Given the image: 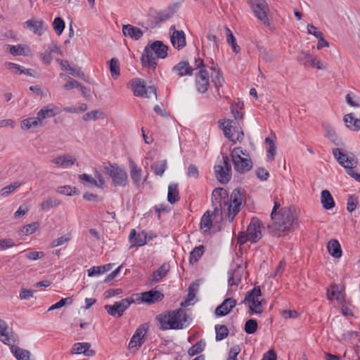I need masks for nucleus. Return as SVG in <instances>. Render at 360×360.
Instances as JSON below:
<instances>
[{
    "label": "nucleus",
    "mask_w": 360,
    "mask_h": 360,
    "mask_svg": "<svg viewBox=\"0 0 360 360\" xmlns=\"http://www.w3.org/2000/svg\"><path fill=\"white\" fill-rule=\"evenodd\" d=\"M173 13L167 11H157L154 9H150L148 11V25L151 28L158 26L172 18Z\"/></svg>",
    "instance_id": "nucleus-6"
},
{
    "label": "nucleus",
    "mask_w": 360,
    "mask_h": 360,
    "mask_svg": "<svg viewBox=\"0 0 360 360\" xmlns=\"http://www.w3.org/2000/svg\"><path fill=\"white\" fill-rule=\"evenodd\" d=\"M243 269L238 265L232 272H229L228 283L230 286H238L241 281Z\"/></svg>",
    "instance_id": "nucleus-25"
},
{
    "label": "nucleus",
    "mask_w": 360,
    "mask_h": 360,
    "mask_svg": "<svg viewBox=\"0 0 360 360\" xmlns=\"http://www.w3.org/2000/svg\"><path fill=\"white\" fill-rule=\"evenodd\" d=\"M231 160L233 164L234 169L240 174H245L252 168L251 159L236 157V158H231Z\"/></svg>",
    "instance_id": "nucleus-11"
},
{
    "label": "nucleus",
    "mask_w": 360,
    "mask_h": 360,
    "mask_svg": "<svg viewBox=\"0 0 360 360\" xmlns=\"http://www.w3.org/2000/svg\"><path fill=\"white\" fill-rule=\"evenodd\" d=\"M260 229V221L257 218L253 217L248 226L246 232L251 243H256L262 238Z\"/></svg>",
    "instance_id": "nucleus-10"
},
{
    "label": "nucleus",
    "mask_w": 360,
    "mask_h": 360,
    "mask_svg": "<svg viewBox=\"0 0 360 360\" xmlns=\"http://www.w3.org/2000/svg\"><path fill=\"white\" fill-rule=\"evenodd\" d=\"M226 31V37L227 43L231 46L233 51L236 53H238L240 51V46L236 43V39L233 36L231 30L228 27H225Z\"/></svg>",
    "instance_id": "nucleus-37"
},
{
    "label": "nucleus",
    "mask_w": 360,
    "mask_h": 360,
    "mask_svg": "<svg viewBox=\"0 0 360 360\" xmlns=\"http://www.w3.org/2000/svg\"><path fill=\"white\" fill-rule=\"evenodd\" d=\"M76 160V158H73L70 154H65L51 160V162L59 167H68L73 165Z\"/></svg>",
    "instance_id": "nucleus-24"
},
{
    "label": "nucleus",
    "mask_w": 360,
    "mask_h": 360,
    "mask_svg": "<svg viewBox=\"0 0 360 360\" xmlns=\"http://www.w3.org/2000/svg\"><path fill=\"white\" fill-rule=\"evenodd\" d=\"M236 300L233 298H226L216 309L215 314L217 316L227 315L236 305Z\"/></svg>",
    "instance_id": "nucleus-14"
},
{
    "label": "nucleus",
    "mask_w": 360,
    "mask_h": 360,
    "mask_svg": "<svg viewBox=\"0 0 360 360\" xmlns=\"http://www.w3.org/2000/svg\"><path fill=\"white\" fill-rule=\"evenodd\" d=\"M312 55L307 53H300L297 56V61L304 66H308L309 60H311Z\"/></svg>",
    "instance_id": "nucleus-64"
},
{
    "label": "nucleus",
    "mask_w": 360,
    "mask_h": 360,
    "mask_svg": "<svg viewBox=\"0 0 360 360\" xmlns=\"http://www.w3.org/2000/svg\"><path fill=\"white\" fill-rule=\"evenodd\" d=\"M20 185H21V184L19 182H14L7 186L4 187L0 191L1 196H3V197L8 196L12 192H13L17 188H18Z\"/></svg>",
    "instance_id": "nucleus-57"
},
{
    "label": "nucleus",
    "mask_w": 360,
    "mask_h": 360,
    "mask_svg": "<svg viewBox=\"0 0 360 360\" xmlns=\"http://www.w3.org/2000/svg\"><path fill=\"white\" fill-rule=\"evenodd\" d=\"M215 176L221 184H226L231 179V172H227L222 165H215L214 167Z\"/></svg>",
    "instance_id": "nucleus-23"
},
{
    "label": "nucleus",
    "mask_w": 360,
    "mask_h": 360,
    "mask_svg": "<svg viewBox=\"0 0 360 360\" xmlns=\"http://www.w3.org/2000/svg\"><path fill=\"white\" fill-rule=\"evenodd\" d=\"M0 340L7 345H11V341L15 342L14 334L13 332H8L7 323L0 319Z\"/></svg>",
    "instance_id": "nucleus-18"
},
{
    "label": "nucleus",
    "mask_w": 360,
    "mask_h": 360,
    "mask_svg": "<svg viewBox=\"0 0 360 360\" xmlns=\"http://www.w3.org/2000/svg\"><path fill=\"white\" fill-rule=\"evenodd\" d=\"M333 155L338 162L344 168L347 167V165H356L358 164V161L354 159L353 153H349V155H348L342 149L333 148Z\"/></svg>",
    "instance_id": "nucleus-8"
},
{
    "label": "nucleus",
    "mask_w": 360,
    "mask_h": 360,
    "mask_svg": "<svg viewBox=\"0 0 360 360\" xmlns=\"http://www.w3.org/2000/svg\"><path fill=\"white\" fill-rule=\"evenodd\" d=\"M180 199L178 184L172 183L168 186L167 200L170 204H174Z\"/></svg>",
    "instance_id": "nucleus-31"
},
{
    "label": "nucleus",
    "mask_w": 360,
    "mask_h": 360,
    "mask_svg": "<svg viewBox=\"0 0 360 360\" xmlns=\"http://www.w3.org/2000/svg\"><path fill=\"white\" fill-rule=\"evenodd\" d=\"M205 342L202 340H200L188 349V354L191 356H195L201 353L205 349Z\"/></svg>",
    "instance_id": "nucleus-45"
},
{
    "label": "nucleus",
    "mask_w": 360,
    "mask_h": 360,
    "mask_svg": "<svg viewBox=\"0 0 360 360\" xmlns=\"http://www.w3.org/2000/svg\"><path fill=\"white\" fill-rule=\"evenodd\" d=\"M25 47L19 44L17 46L8 45L9 53L13 56H21L24 54Z\"/></svg>",
    "instance_id": "nucleus-63"
},
{
    "label": "nucleus",
    "mask_w": 360,
    "mask_h": 360,
    "mask_svg": "<svg viewBox=\"0 0 360 360\" xmlns=\"http://www.w3.org/2000/svg\"><path fill=\"white\" fill-rule=\"evenodd\" d=\"M167 168V162L166 160L156 161L150 165V169L153 172L159 176H162Z\"/></svg>",
    "instance_id": "nucleus-34"
},
{
    "label": "nucleus",
    "mask_w": 360,
    "mask_h": 360,
    "mask_svg": "<svg viewBox=\"0 0 360 360\" xmlns=\"http://www.w3.org/2000/svg\"><path fill=\"white\" fill-rule=\"evenodd\" d=\"M53 27L58 35H60L65 28V22L60 17H56L53 22Z\"/></svg>",
    "instance_id": "nucleus-55"
},
{
    "label": "nucleus",
    "mask_w": 360,
    "mask_h": 360,
    "mask_svg": "<svg viewBox=\"0 0 360 360\" xmlns=\"http://www.w3.org/2000/svg\"><path fill=\"white\" fill-rule=\"evenodd\" d=\"M212 215H214V217L216 216L213 214V212L211 214L208 210L205 212L202 217L200 221V229L206 228L205 232L209 231L212 226Z\"/></svg>",
    "instance_id": "nucleus-41"
},
{
    "label": "nucleus",
    "mask_w": 360,
    "mask_h": 360,
    "mask_svg": "<svg viewBox=\"0 0 360 360\" xmlns=\"http://www.w3.org/2000/svg\"><path fill=\"white\" fill-rule=\"evenodd\" d=\"M194 68L188 60H181L172 68V72L176 73L179 77L192 76Z\"/></svg>",
    "instance_id": "nucleus-12"
},
{
    "label": "nucleus",
    "mask_w": 360,
    "mask_h": 360,
    "mask_svg": "<svg viewBox=\"0 0 360 360\" xmlns=\"http://www.w3.org/2000/svg\"><path fill=\"white\" fill-rule=\"evenodd\" d=\"M169 271L166 264H162L149 278V280L154 283L159 282L162 278L165 277Z\"/></svg>",
    "instance_id": "nucleus-35"
},
{
    "label": "nucleus",
    "mask_w": 360,
    "mask_h": 360,
    "mask_svg": "<svg viewBox=\"0 0 360 360\" xmlns=\"http://www.w3.org/2000/svg\"><path fill=\"white\" fill-rule=\"evenodd\" d=\"M205 247L202 245L197 246L190 252L189 263L193 264L196 263L204 253Z\"/></svg>",
    "instance_id": "nucleus-39"
},
{
    "label": "nucleus",
    "mask_w": 360,
    "mask_h": 360,
    "mask_svg": "<svg viewBox=\"0 0 360 360\" xmlns=\"http://www.w3.org/2000/svg\"><path fill=\"white\" fill-rule=\"evenodd\" d=\"M56 191L63 195H66L69 196L78 195L79 193V190L75 187H72L70 186H59Z\"/></svg>",
    "instance_id": "nucleus-47"
},
{
    "label": "nucleus",
    "mask_w": 360,
    "mask_h": 360,
    "mask_svg": "<svg viewBox=\"0 0 360 360\" xmlns=\"http://www.w3.org/2000/svg\"><path fill=\"white\" fill-rule=\"evenodd\" d=\"M112 264H108L103 266H93L88 269V276H94L96 275H100L101 274H103L109 270H110L112 267Z\"/></svg>",
    "instance_id": "nucleus-40"
},
{
    "label": "nucleus",
    "mask_w": 360,
    "mask_h": 360,
    "mask_svg": "<svg viewBox=\"0 0 360 360\" xmlns=\"http://www.w3.org/2000/svg\"><path fill=\"white\" fill-rule=\"evenodd\" d=\"M109 68L111 76L116 79L120 75V62L117 58H111L109 62Z\"/></svg>",
    "instance_id": "nucleus-42"
},
{
    "label": "nucleus",
    "mask_w": 360,
    "mask_h": 360,
    "mask_svg": "<svg viewBox=\"0 0 360 360\" xmlns=\"http://www.w3.org/2000/svg\"><path fill=\"white\" fill-rule=\"evenodd\" d=\"M24 27L30 28L34 33L41 36L47 26L41 20L30 19L24 22Z\"/></svg>",
    "instance_id": "nucleus-16"
},
{
    "label": "nucleus",
    "mask_w": 360,
    "mask_h": 360,
    "mask_svg": "<svg viewBox=\"0 0 360 360\" xmlns=\"http://www.w3.org/2000/svg\"><path fill=\"white\" fill-rule=\"evenodd\" d=\"M167 314L168 319H169L170 329H182L184 323L188 321V316L184 309H179L177 310L168 311Z\"/></svg>",
    "instance_id": "nucleus-5"
},
{
    "label": "nucleus",
    "mask_w": 360,
    "mask_h": 360,
    "mask_svg": "<svg viewBox=\"0 0 360 360\" xmlns=\"http://www.w3.org/2000/svg\"><path fill=\"white\" fill-rule=\"evenodd\" d=\"M170 39L173 46L178 50L182 49L186 46V35L184 31L176 30L175 26H171L169 29Z\"/></svg>",
    "instance_id": "nucleus-9"
},
{
    "label": "nucleus",
    "mask_w": 360,
    "mask_h": 360,
    "mask_svg": "<svg viewBox=\"0 0 360 360\" xmlns=\"http://www.w3.org/2000/svg\"><path fill=\"white\" fill-rule=\"evenodd\" d=\"M358 205V198L354 195H349L347 199V210L349 212H352L356 210Z\"/></svg>",
    "instance_id": "nucleus-60"
},
{
    "label": "nucleus",
    "mask_w": 360,
    "mask_h": 360,
    "mask_svg": "<svg viewBox=\"0 0 360 360\" xmlns=\"http://www.w3.org/2000/svg\"><path fill=\"white\" fill-rule=\"evenodd\" d=\"M325 131V136L329 139L336 146H343L344 142L342 139L338 137L335 133V129L329 124H323Z\"/></svg>",
    "instance_id": "nucleus-22"
},
{
    "label": "nucleus",
    "mask_w": 360,
    "mask_h": 360,
    "mask_svg": "<svg viewBox=\"0 0 360 360\" xmlns=\"http://www.w3.org/2000/svg\"><path fill=\"white\" fill-rule=\"evenodd\" d=\"M60 204V201L59 200L49 198L41 203V207L43 210L48 211L51 208L55 207Z\"/></svg>",
    "instance_id": "nucleus-53"
},
{
    "label": "nucleus",
    "mask_w": 360,
    "mask_h": 360,
    "mask_svg": "<svg viewBox=\"0 0 360 360\" xmlns=\"http://www.w3.org/2000/svg\"><path fill=\"white\" fill-rule=\"evenodd\" d=\"M262 295V292L259 286L254 287L253 289L248 291L245 297V299L242 301V303L250 304L259 300V297Z\"/></svg>",
    "instance_id": "nucleus-33"
},
{
    "label": "nucleus",
    "mask_w": 360,
    "mask_h": 360,
    "mask_svg": "<svg viewBox=\"0 0 360 360\" xmlns=\"http://www.w3.org/2000/svg\"><path fill=\"white\" fill-rule=\"evenodd\" d=\"M129 172L131 180L136 187H140L141 183V169L131 160H129Z\"/></svg>",
    "instance_id": "nucleus-21"
},
{
    "label": "nucleus",
    "mask_w": 360,
    "mask_h": 360,
    "mask_svg": "<svg viewBox=\"0 0 360 360\" xmlns=\"http://www.w3.org/2000/svg\"><path fill=\"white\" fill-rule=\"evenodd\" d=\"M103 117V112H102L99 110H95L90 112H86L83 115V120L84 121H89V120H96L99 118Z\"/></svg>",
    "instance_id": "nucleus-54"
},
{
    "label": "nucleus",
    "mask_w": 360,
    "mask_h": 360,
    "mask_svg": "<svg viewBox=\"0 0 360 360\" xmlns=\"http://www.w3.org/2000/svg\"><path fill=\"white\" fill-rule=\"evenodd\" d=\"M39 224L38 222H32L22 227L21 233L23 235H30L34 233L39 228Z\"/></svg>",
    "instance_id": "nucleus-56"
},
{
    "label": "nucleus",
    "mask_w": 360,
    "mask_h": 360,
    "mask_svg": "<svg viewBox=\"0 0 360 360\" xmlns=\"http://www.w3.org/2000/svg\"><path fill=\"white\" fill-rule=\"evenodd\" d=\"M233 124H236V122L235 120H227V124L226 127H224L222 128V130L224 131V134L226 138H227L229 140L233 141L234 143H236V141H235L233 139V134H231V129L233 127Z\"/></svg>",
    "instance_id": "nucleus-52"
},
{
    "label": "nucleus",
    "mask_w": 360,
    "mask_h": 360,
    "mask_svg": "<svg viewBox=\"0 0 360 360\" xmlns=\"http://www.w3.org/2000/svg\"><path fill=\"white\" fill-rule=\"evenodd\" d=\"M329 253L335 258H340L342 256V249L340 244L335 239H331L327 245Z\"/></svg>",
    "instance_id": "nucleus-30"
},
{
    "label": "nucleus",
    "mask_w": 360,
    "mask_h": 360,
    "mask_svg": "<svg viewBox=\"0 0 360 360\" xmlns=\"http://www.w3.org/2000/svg\"><path fill=\"white\" fill-rule=\"evenodd\" d=\"M40 122V120H38L37 115L35 117H28L22 121L21 128L23 129H30L32 127L38 126Z\"/></svg>",
    "instance_id": "nucleus-48"
},
{
    "label": "nucleus",
    "mask_w": 360,
    "mask_h": 360,
    "mask_svg": "<svg viewBox=\"0 0 360 360\" xmlns=\"http://www.w3.org/2000/svg\"><path fill=\"white\" fill-rule=\"evenodd\" d=\"M6 65L10 70H12V69L16 70L18 72H19L20 74H25L30 77H34V75L32 74L34 70L32 69H30V68L26 69L18 64L11 63V62H7L6 63Z\"/></svg>",
    "instance_id": "nucleus-43"
},
{
    "label": "nucleus",
    "mask_w": 360,
    "mask_h": 360,
    "mask_svg": "<svg viewBox=\"0 0 360 360\" xmlns=\"http://www.w3.org/2000/svg\"><path fill=\"white\" fill-rule=\"evenodd\" d=\"M341 294V292L339 291L338 287L337 285H333L332 290L327 292V297L328 299L330 300L335 299L338 301H340V295Z\"/></svg>",
    "instance_id": "nucleus-62"
},
{
    "label": "nucleus",
    "mask_w": 360,
    "mask_h": 360,
    "mask_svg": "<svg viewBox=\"0 0 360 360\" xmlns=\"http://www.w3.org/2000/svg\"><path fill=\"white\" fill-rule=\"evenodd\" d=\"M153 53L148 44L144 48L141 58V62L143 67L153 68V70L155 69L157 66V57L154 56Z\"/></svg>",
    "instance_id": "nucleus-13"
},
{
    "label": "nucleus",
    "mask_w": 360,
    "mask_h": 360,
    "mask_svg": "<svg viewBox=\"0 0 360 360\" xmlns=\"http://www.w3.org/2000/svg\"><path fill=\"white\" fill-rule=\"evenodd\" d=\"M265 143L269 145V148L267 149V153L269 155H267V157L269 160L272 161L274 159V156L276 153V146L274 141L270 139L269 137L266 138Z\"/></svg>",
    "instance_id": "nucleus-51"
},
{
    "label": "nucleus",
    "mask_w": 360,
    "mask_h": 360,
    "mask_svg": "<svg viewBox=\"0 0 360 360\" xmlns=\"http://www.w3.org/2000/svg\"><path fill=\"white\" fill-rule=\"evenodd\" d=\"M148 323H146L141 324L135 331L134 334V339H137L139 344L138 347H141L143 343V340L148 330Z\"/></svg>",
    "instance_id": "nucleus-38"
},
{
    "label": "nucleus",
    "mask_w": 360,
    "mask_h": 360,
    "mask_svg": "<svg viewBox=\"0 0 360 360\" xmlns=\"http://www.w3.org/2000/svg\"><path fill=\"white\" fill-rule=\"evenodd\" d=\"M255 15L265 26H269V8L265 0H249Z\"/></svg>",
    "instance_id": "nucleus-4"
},
{
    "label": "nucleus",
    "mask_w": 360,
    "mask_h": 360,
    "mask_svg": "<svg viewBox=\"0 0 360 360\" xmlns=\"http://www.w3.org/2000/svg\"><path fill=\"white\" fill-rule=\"evenodd\" d=\"M148 44L158 58L164 59L167 56L169 48L162 41L156 40L153 42H149Z\"/></svg>",
    "instance_id": "nucleus-15"
},
{
    "label": "nucleus",
    "mask_w": 360,
    "mask_h": 360,
    "mask_svg": "<svg viewBox=\"0 0 360 360\" xmlns=\"http://www.w3.org/2000/svg\"><path fill=\"white\" fill-rule=\"evenodd\" d=\"M146 243V233L144 231H142L141 233H139L134 241L131 243V248L134 246H143Z\"/></svg>",
    "instance_id": "nucleus-59"
},
{
    "label": "nucleus",
    "mask_w": 360,
    "mask_h": 360,
    "mask_svg": "<svg viewBox=\"0 0 360 360\" xmlns=\"http://www.w3.org/2000/svg\"><path fill=\"white\" fill-rule=\"evenodd\" d=\"M195 85L200 94L205 93L210 86V76L206 69L199 70L195 74Z\"/></svg>",
    "instance_id": "nucleus-7"
},
{
    "label": "nucleus",
    "mask_w": 360,
    "mask_h": 360,
    "mask_svg": "<svg viewBox=\"0 0 360 360\" xmlns=\"http://www.w3.org/2000/svg\"><path fill=\"white\" fill-rule=\"evenodd\" d=\"M57 108L53 105H46L43 107L37 113L38 120L41 121L44 119L54 117L58 114Z\"/></svg>",
    "instance_id": "nucleus-27"
},
{
    "label": "nucleus",
    "mask_w": 360,
    "mask_h": 360,
    "mask_svg": "<svg viewBox=\"0 0 360 360\" xmlns=\"http://www.w3.org/2000/svg\"><path fill=\"white\" fill-rule=\"evenodd\" d=\"M78 178L81 181L87 182L89 184V186L101 187V186L98 184V181L89 174H79Z\"/></svg>",
    "instance_id": "nucleus-61"
},
{
    "label": "nucleus",
    "mask_w": 360,
    "mask_h": 360,
    "mask_svg": "<svg viewBox=\"0 0 360 360\" xmlns=\"http://www.w3.org/2000/svg\"><path fill=\"white\" fill-rule=\"evenodd\" d=\"M72 303V298L71 297H68L66 298L60 299L58 302L51 305L48 311H52L54 309H60L65 306V304H71Z\"/></svg>",
    "instance_id": "nucleus-58"
},
{
    "label": "nucleus",
    "mask_w": 360,
    "mask_h": 360,
    "mask_svg": "<svg viewBox=\"0 0 360 360\" xmlns=\"http://www.w3.org/2000/svg\"><path fill=\"white\" fill-rule=\"evenodd\" d=\"M210 70H212V82L214 84V86L217 89V94L219 95V97H221V95L219 91V87L222 86L224 83V79L222 76V73L219 68L214 65L210 67Z\"/></svg>",
    "instance_id": "nucleus-19"
},
{
    "label": "nucleus",
    "mask_w": 360,
    "mask_h": 360,
    "mask_svg": "<svg viewBox=\"0 0 360 360\" xmlns=\"http://www.w3.org/2000/svg\"><path fill=\"white\" fill-rule=\"evenodd\" d=\"M122 32L124 36L129 37L134 40L140 39L143 34V31L140 28L129 24L122 26Z\"/></svg>",
    "instance_id": "nucleus-20"
},
{
    "label": "nucleus",
    "mask_w": 360,
    "mask_h": 360,
    "mask_svg": "<svg viewBox=\"0 0 360 360\" xmlns=\"http://www.w3.org/2000/svg\"><path fill=\"white\" fill-rule=\"evenodd\" d=\"M105 172L112 179L115 186L124 187L128 183V175L126 170L117 164H104Z\"/></svg>",
    "instance_id": "nucleus-3"
},
{
    "label": "nucleus",
    "mask_w": 360,
    "mask_h": 360,
    "mask_svg": "<svg viewBox=\"0 0 360 360\" xmlns=\"http://www.w3.org/2000/svg\"><path fill=\"white\" fill-rule=\"evenodd\" d=\"M321 202L326 210H330L335 207V201L330 193L328 190L321 191Z\"/></svg>",
    "instance_id": "nucleus-28"
},
{
    "label": "nucleus",
    "mask_w": 360,
    "mask_h": 360,
    "mask_svg": "<svg viewBox=\"0 0 360 360\" xmlns=\"http://www.w3.org/2000/svg\"><path fill=\"white\" fill-rule=\"evenodd\" d=\"M91 345L88 342H78L73 345L72 352L75 354H84L86 356H92L94 352L89 349Z\"/></svg>",
    "instance_id": "nucleus-29"
},
{
    "label": "nucleus",
    "mask_w": 360,
    "mask_h": 360,
    "mask_svg": "<svg viewBox=\"0 0 360 360\" xmlns=\"http://www.w3.org/2000/svg\"><path fill=\"white\" fill-rule=\"evenodd\" d=\"M258 328V323L257 320L250 319L246 321L244 326V330L248 334H254Z\"/></svg>",
    "instance_id": "nucleus-50"
},
{
    "label": "nucleus",
    "mask_w": 360,
    "mask_h": 360,
    "mask_svg": "<svg viewBox=\"0 0 360 360\" xmlns=\"http://www.w3.org/2000/svg\"><path fill=\"white\" fill-rule=\"evenodd\" d=\"M215 332L217 341H221L225 339L229 335V330L225 325H216Z\"/></svg>",
    "instance_id": "nucleus-46"
},
{
    "label": "nucleus",
    "mask_w": 360,
    "mask_h": 360,
    "mask_svg": "<svg viewBox=\"0 0 360 360\" xmlns=\"http://www.w3.org/2000/svg\"><path fill=\"white\" fill-rule=\"evenodd\" d=\"M104 308L110 315L114 317H121L123 315L122 309L120 307V305L117 302H115L112 305L106 304L104 306Z\"/></svg>",
    "instance_id": "nucleus-44"
},
{
    "label": "nucleus",
    "mask_w": 360,
    "mask_h": 360,
    "mask_svg": "<svg viewBox=\"0 0 360 360\" xmlns=\"http://www.w3.org/2000/svg\"><path fill=\"white\" fill-rule=\"evenodd\" d=\"M131 87L136 96L143 97V92L146 89V83L140 78H134L131 80Z\"/></svg>",
    "instance_id": "nucleus-26"
},
{
    "label": "nucleus",
    "mask_w": 360,
    "mask_h": 360,
    "mask_svg": "<svg viewBox=\"0 0 360 360\" xmlns=\"http://www.w3.org/2000/svg\"><path fill=\"white\" fill-rule=\"evenodd\" d=\"M243 201V192L241 188H235L229 196V193L226 189L216 188L212 193L213 214L217 215L222 207L227 206L229 220L232 222L240 212Z\"/></svg>",
    "instance_id": "nucleus-1"
},
{
    "label": "nucleus",
    "mask_w": 360,
    "mask_h": 360,
    "mask_svg": "<svg viewBox=\"0 0 360 360\" xmlns=\"http://www.w3.org/2000/svg\"><path fill=\"white\" fill-rule=\"evenodd\" d=\"M164 295L160 291L150 290L148 291L143 292V303L150 305L162 301Z\"/></svg>",
    "instance_id": "nucleus-17"
},
{
    "label": "nucleus",
    "mask_w": 360,
    "mask_h": 360,
    "mask_svg": "<svg viewBox=\"0 0 360 360\" xmlns=\"http://www.w3.org/2000/svg\"><path fill=\"white\" fill-rule=\"evenodd\" d=\"M271 222L268 224L269 233L276 237L288 234L297 226V219L290 207H283L278 212V215L271 217Z\"/></svg>",
    "instance_id": "nucleus-2"
},
{
    "label": "nucleus",
    "mask_w": 360,
    "mask_h": 360,
    "mask_svg": "<svg viewBox=\"0 0 360 360\" xmlns=\"http://www.w3.org/2000/svg\"><path fill=\"white\" fill-rule=\"evenodd\" d=\"M199 284L197 283H191L188 287V293L184 302H181V306L186 307L191 304V302L193 300L195 297V294L198 290Z\"/></svg>",
    "instance_id": "nucleus-36"
},
{
    "label": "nucleus",
    "mask_w": 360,
    "mask_h": 360,
    "mask_svg": "<svg viewBox=\"0 0 360 360\" xmlns=\"http://www.w3.org/2000/svg\"><path fill=\"white\" fill-rule=\"evenodd\" d=\"M11 350L18 360H30L31 353L30 351L15 345L11 346Z\"/></svg>",
    "instance_id": "nucleus-32"
},
{
    "label": "nucleus",
    "mask_w": 360,
    "mask_h": 360,
    "mask_svg": "<svg viewBox=\"0 0 360 360\" xmlns=\"http://www.w3.org/2000/svg\"><path fill=\"white\" fill-rule=\"evenodd\" d=\"M155 319L160 323V330H165L169 328L170 329V322L167 314H160L156 316Z\"/></svg>",
    "instance_id": "nucleus-49"
}]
</instances>
